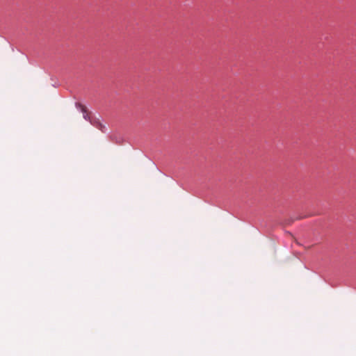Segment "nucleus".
Returning <instances> with one entry per match:
<instances>
[{"label":"nucleus","mask_w":356,"mask_h":356,"mask_svg":"<svg viewBox=\"0 0 356 356\" xmlns=\"http://www.w3.org/2000/svg\"><path fill=\"white\" fill-rule=\"evenodd\" d=\"M76 106L81 110V111L83 113V118L87 120H90V117H89V113L87 111V108L85 106L81 104H76Z\"/></svg>","instance_id":"1"}]
</instances>
